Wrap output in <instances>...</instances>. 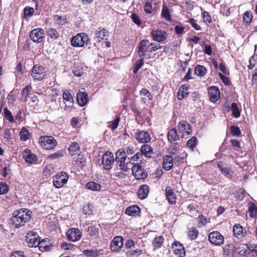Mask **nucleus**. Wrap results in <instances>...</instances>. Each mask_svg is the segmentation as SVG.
<instances>
[{"label":"nucleus","mask_w":257,"mask_h":257,"mask_svg":"<svg viewBox=\"0 0 257 257\" xmlns=\"http://www.w3.org/2000/svg\"><path fill=\"white\" fill-rule=\"evenodd\" d=\"M107 37L108 32L104 29H99L95 34V38L98 42L107 40Z\"/></svg>","instance_id":"obj_27"},{"label":"nucleus","mask_w":257,"mask_h":257,"mask_svg":"<svg viewBox=\"0 0 257 257\" xmlns=\"http://www.w3.org/2000/svg\"><path fill=\"white\" fill-rule=\"evenodd\" d=\"M149 40L144 39L142 40L138 46V55L140 57H142L146 55L148 50Z\"/></svg>","instance_id":"obj_18"},{"label":"nucleus","mask_w":257,"mask_h":257,"mask_svg":"<svg viewBox=\"0 0 257 257\" xmlns=\"http://www.w3.org/2000/svg\"><path fill=\"white\" fill-rule=\"evenodd\" d=\"M185 28L183 27L181 25L179 24L177 25L175 27V31L177 34H182L184 33Z\"/></svg>","instance_id":"obj_63"},{"label":"nucleus","mask_w":257,"mask_h":257,"mask_svg":"<svg viewBox=\"0 0 257 257\" xmlns=\"http://www.w3.org/2000/svg\"><path fill=\"white\" fill-rule=\"evenodd\" d=\"M68 239L73 242L79 240L81 237V233L78 229L71 228L67 232Z\"/></svg>","instance_id":"obj_13"},{"label":"nucleus","mask_w":257,"mask_h":257,"mask_svg":"<svg viewBox=\"0 0 257 257\" xmlns=\"http://www.w3.org/2000/svg\"><path fill=\"white\" fill-rule=\"evenodd\" d=\"M151 36L153 40L160 43L163 42L167 38V35L166 32L159 29L152 31Z\"/></svg>","instance_id":"obj_11"},{"label":"nucleus","mask_w":257,"mask_h":257,"mask_svg":"<svg viewBox=\"0 0 257 257\" xmlns=\"http://www.w3.org/2000/svg\"><path fill=\"white\" fill-rule=\"evenodd\" d=\"M188 94V86L186 84L182 85L177 92L178 98L180 100L183 99L184 97H186Z\"/></svg>","instance_id":"obj_28"},{"label":"nucleus","mask_w":257,"mask_h":257,"mask_svg":"<svg viewBox=\"0 0 257 257\" xmlns=\"http://www.w3.org/2000/svg\"><path fill=\"white\" fill-rule=\"evenodd\" d=\"M63 156V153L62 151H58L55 153H53L48 156L49 159H58Z\"/></svg>","instance_id":"obj_62"},{"label":"nucleus","mask_w":257,"mask_h":257,"mask_svg":"<svg viewBox=\"0 0 257 257\" xmlns=\"http://www.w3.org/2000/svg\"><path fill=\"white\" fill-rule=\"evenodd\" d=\"M198 235V231L195 227H193L188 229V236L191 240L196 239Z\"/></svg>","instance_id":"obj_42"},{"label":"nucleus","mask_w":257,"mask_h":257,"mask_svg":"<svg viewBox=\"0 0 257 257\" xmlns=\"http://www.w3.org/2000/svg\"><path fill=\"white\" fill-rule=\"evenodd\" d=\"M144 9L145 12L148 14H151L153 11L152 5L148 2L145 3Z\"/></svg>","instance_id":"obj_60"},{"label":"nucleus","mask_w":257,"mask_h":257,"mask_svg":"<svg viewBox=\"0 0 257 257\" xmlns=\"http://www.w3.org/2000/svg\"><path fill=\"white\" fill-rule=\"evenodd\" d=\"M141 212V209L137 205H133L126 208L125 213L130 216L138 215Z\"/></svg>","instance_id":"obj_25"},{"label":"nucleus","mask_w":257,"mask_h":257,"mask_svg":"<svg viewBox=\"0 0 257 257\" xmlns=\"http://www.w3.org/2000/svg\"><path fill=\"white\" fill-rule=\"evenodd\" d=\"M20 139L23 141H26L30 138V134L25 127H23L20 132Z\"/></svg>","instance_id":"obj_38"},{"label":"nucleus","mask_w":257,"mask_h":257,"mask_svg":"<svg viewBox=\"0 0 257 257\" xmlns=\"http://www.w3.org/2000/svg\"><path fill=\"white\" fill-rule=\"evenodd\" d=\"M46 32L48 36L51 39L56 40L59 37V34L57 31L53 28H48Z\"/></svg>","instance_id":"obj_44"},{"label":"nucleus","mask_w":257,"mask_h":257,"mask_svg":"<svg viewBox=\"0 0 257 257\" xmlns=\"http://www.w3.org/2000/svg\"><path fill=\"white\" fill-rule=\"evenodd\" d=\"M55 23L59 25H63L66 22V19L65 17L55 15L54 16Z\"/></svg>","instance_id":"obj_48"},{"label":"nucleus","mask_w":257,"mask_h":257,"mask_svg":"<svg viewBox=\"0 0 257 257\" xmlns=\"http://www.w3.org/2000/svg\"><path fill=\"white\" fill-rule=\"evenodd\" d=\"M173 159L171 156L167 155L163 158V166L166 171L170 170L173 166Z\"/></svg>","instance_id":"obj_24"},{"label":"nucleus","mask_w":257,"mask_h":257,"mask_svg":"<svg viewBox=\"0 0 257 257\" xmlns=\"http://www.w3.org/2000/svg\"><path fill=\"white\" fill-rule=\"evenodd\" d=\"M191 25L196 30H200L201 27L200 26L197 24L196 21L193 18H191L188 21Z\"/></svg>","instance_id":"obj_58"},{"label":"nucleus","mask_w":257,"mask_h":257,"mask_svg":"<svg viewBox=\"0 0 257 257\" xmlns=\"http://www.w3.org/2000/svg\"><path fill=\"white\" fill-rule=\"evenodd\" d=\"M164 242V238L162 236L156 237L152 241L154 249H158L161 247Z\"/></svg>","instance_id":"obj_35"},{"label":"nucleus","mask_w":257,"mask_h":257,"mask_svg":"<svg viewBox=\"0 0 257 257\" xmlns=\"http://www.w3.org/2000/svg\"><path fill=\"white\" fill-rule=\"evenodd\" d=\"M44 68L39 65H35L31 73V76L35 80H41L45 76Z\"/></svg>","instance_id":"obj_8"},{"label":"nucleus","mask_w":257,"mask_h":257,"mask_svg":"<svg viewBox=\"0 0 257 257\" xmlns=\"http://www.w3.org/2000/svg\"><path fill=\"white\" fill-rule=\"evenodd\" d=\"M86 188L88 189L96 191L100 189L101 185L93 181H90L86 184Z\"/></svg>","instance_id":"obj_40"},{"label":"nucleus","mask_w":257,"mask_h":257,"mask_svg":"<svg viewBox=\"0 0 257 257\" xmlns=\"http://www.w3.org/2000/svg\"><path fill=\"white\" fill-rule=\"evenodd\" d=\"M233 231L234 233V235L238 237L242 233V227L239 224H236L233 227Z\"/></svg>","instance_id":"obj_52"},{"label":"nucleus","mask_w":257,"mask_h":257,"mask_svg":"<svg viewBox=\"0 0 257 257\" xmlns=\"http://www.w3.org/2000/svg\"><path fill=\"white\" fill-rule=\"evenodd\" d=\"M68 175L64 172H61L54 177L53 184L56 188H59L65 184L68 180Z\"/></svg>","instance_id":"obj_4"},{"label":"nucleus","mask_w":257,"mask_h":257,"mask_svg":"<svg viewBox=\"0 0 257 257\" xmlns=\"http://www.w3.org/2000/svg\"><path fill=\"white\" fill-rule=\"evenodd\" d=\"M119 121V117H116L114 120L108 122V127H109L112 131L115 130L117 127Z\"/></svg>","instance_id":"obj_50"},{"label":"nucleus","mask_w":257,"mask_h":257,"mask_svg":"<svg viewBox=\"0 0 257 257\" xmlns=\"http://www.w3.org/2000/svg\"><path fill=\"white\" fill-rule=\"evenodd\" d=\"M118 163H119V166L120 170H121L124 172H127L129 168L128 166V164L127 163H125V161H121L118 162Z\"/></svg>","instance_id":"obj_61"},{"label":"nucleus","mask_w":257,"mask_h":257,"mask_svg":"<svg viewBox=\"0 0 257 257\" xmlns=\"http://www.w3.org/2000/svg\"><path fill=\"white\" fill-rule=\"evenodd\" d=\"M133 175L137 179H144L148 176L146 173L140 165L135 164L132 168Z\"/></svg>","instance_id":"obj_10"},{"label":"nucleus","mask_w":257,"mask_h":257,"mask_svg":"<svg viewBox=\"0 0 257 257\" xmlns=\"http://www.w3.org/2000/svg\"><path fill=\"white\" fill-rule=\"evenodd\" d=\"M143 157V154L142 153H137L131 159L130 163H134L135 162H139L141 161V159Z\"/></svg>","instance_id":"obj_53"},{"label":"nucleus","mask_w":257,"mask_h":257,"mask_svg":"<svg viewBox=\"0 0 257 257\" xmlns=\"http://www.w3.org/2000/svg\"><path fill=\"white\" fill-rule=\"evenodd\" d=\"M31 212L26 208H22L15 211L12 222L16 228L24 225L31 218Z\"/></svg>","instance_id":"obj_1"},{"label":"nucleus","mask_w":257,"mask_h":257,"mask_svg":"<svg viewBox=\"0 0 257 257\" xmlns=\"http://www.w3.org/2000/svg\"><path fill=\"white\" fill-rule=\"evenodd\" d=\"M141 151L142 154L147 157H150L153 154L152 148L148 145H144L142 146Z\"/></svg>","instance_id":"obj_33"},{"label":"nucleus","mask_w":257,"mask_h":257,"mask_svg":"<svg viewBox=\"0 0 257 257\" xmlns=\"http://www.w3.org/2000/svg\"><path fill=\"white\" fill-rule=\"evenodd\" d=\"M83 253L88 256L95 257L98 254L97 250L94 249H85L84 250Z\"/></svg>","instance_id":"obj_56"},{"label":"nucleus","mask_w":257,"mask_h":257,"mask_svg":"<svg viewBox=\"0 0 257 257\" xmlns=\"http://www.w3.org/2000/svg\"><path fill=\"white\" fill-rule=\"evenodd\" d=\"M80 151V146L77 143L74 142L68 148L69 154L71 156L76 155Z\"/></svg>","instance_id":"obj_31"},{"label":"nucleus","mask_w":257,"mask_h":257,"mask_svg":"<svg viewBox=\"0 0 257 257\" xmlns=\"http://www.w3.org/2000/svg\"><path fill=\"white\" fill-rule=\"evenodd\" d=\"M136 139L141 143H147L151 140L150 134L144 131H141L136 133Z\"/></svg>","instance_id":"obj_16"},{"label":"nucleus","mask_w":257,"mask_h":257,"mask_svg":"<svg viewBox=\"0 0 257 257\" xmlns=\"http://www.w3.org/2000/svg\"><path fill=\"white\" fill-rule=\"evenodd\" d=\"M87 232L89 233L90 235L94 236L98 234L99 229L98 227L95 226H91L88 227Z\"/></svg>","instance_id":"obj_51"},{"label":"nucleus","mask_w":257,"mask_h":257,"mask_svg":"<svg viewBox=\"0 0 257 257\" xmlns=\"http://www.w3.org/2000/svg\"><path fill=\"white\" fill-rule=\"evenodd\" d=\"M243 23L244 25L248 26L252 19V15L250 12L246 11L243 15Z\"/></svg>","instance_id":"obj_41"},{"label":"nucleus","mask_w":257,"mask_h":257,"mask_svg":"<svg viewBox=\"0 0 257 257\" xmlns=\"http://www.w3.org/2000/svg\"><path fill=\"white\" fill-rule=\"evenodd\" d=\"M140 94L142 96L143 99L144 100V102H146V100L150 101L152 99L151 94L146 88H143L141 90Z\"/></svg>","instance_id":"obj_45"},{"label":"nucleus","mask_w":257,"mask_h":257,"mask_svg":"<svg viewBox=\"0 0 257 257\" xmlns=\"http://www.w3.org/2000/svg\"><path fill=\"white\" fill-rule=\"evenodd\" d=\"M178 129L179 132L183 136L188 135L191 133L192 130L190 124L187 121H182L178 124Z\"/></svg>","instance_id":"obj_14"},{"label":"nucleus","mask_w":257,"mask_h":257,"mask_svg":"<svg viewBox=\"0 0 257 257\" xmlns=\"http://www.w3.org/2000/svg\"><path fill=\"white\" fill-rule=\"evenodd\" d=\"M115 161L117 163L120 161H125L126 155L123 150L119 149L115 153Z\"/></svg>","instance_id":"obj_36"},{"label":"nucleus","mask_w":257,"mask_h":257,"mask_svg":"<svg viewBox=\"0 0 257 257\" xmlns=\"http://www.w3.org/2000/svg\"><path fill=\"white\" fill-rule=\"evenodd\" d=\"M114 161V158L113 154L108 151L105 152L103 155L101 162L103 168L106 170H110Z\"/></svg>","instance_id":"obj_5"},{"label":"nucleus","mask_w":257,"mask_h":257,"mask_svg":"<svg viewBox=\"0 0 257 257\" xmlns=\"http://www.w3.org/2000/svg\"><path fill=\"white\" fill-rule=\"evenodd\" d=\"M230 130L232 135L234 136H239L241 134L239 128L237 126L232 125L230 127Z\"/></svg>","instance_id":"obj_55"},{"label":"nucleus","mask_w":257,"mask_h":257,"mask_svg":"<svg viewBox=\"0 0 257 257\" xmlns=\"http://www.w3.org/2000/svg\"><path fill=\"white\" fill-rule=\"evenodd\" d=\"M168 139L170 142H176L179 139V137L177 134L176 128H173L169 131L168 134Z\"/></svg>","instance_id":"obj_29"},{"label":"nucleus","mask_w":257,"mask_h":257,"mask_svg":"<svg viewBox=\"0 0 257 257\" xmlns=\"http://www.w3.org/2000/svg\"><path fill=\"white\" fill-rule=\"evenodd\" d=\"M37 246L42 252L50 250L52 247V246L50 245L49 241H47V238L42 240L41 241L39 240Z\"/></svg>","instance_id":"obj_26"},{"label":"nucleus","mask_w":257,"mask_h":257,"mask_svg":"<svg viewBox=\"0 0 257 257\" xmlns=\"http://www.w3.org/2000/svg\"><path fill=\"white\" fill-rule=\"evenodd\" d=\"M172 248L174 253L179 257L183 256L185 255L184 247L179 243H174L172 244Z\"/></svg>","instance_id":"obj_23"},{"label":"nucleus","mask_w":257,"mask_h":257,"mask_svg":"<svg viewBox=\"0 0 257 257\" xmlns=\"http://www.w3.org/2000/svg\"><path fill=\"white\" fill-rule=\"evenodd\" d=\"M4 114L5 117L9 120L10 122H14L15 121L13 116L12 115V112L8 108L5 107L4 109Z\"/></svg>","instance_id":"obj_47"},{"label":"nucleus","mask_w":257,"mask_h":257,"mask_svg":"<svg viewBox=\"0 0 257 257\" xmlns=\"http://www.w3.org/2000/svg\"><path fill=\"white\" fill-rule=\"evenodd\" d=\"M143 253V250L139 248H137L135 250H131L127 252V253H130L131 255H139Z\"/></svg>","instance_id":"obj_59"},{"label":"nucleus","mask_w":257,"mask_h":257,"mask_svg":"<svg viewBox=\"0 0 257 257\" xmlns=\"http://www.w3.org/2000/svg\"><path fill=\"white\" fill-rule=\"evenodd\" d=\"M197 139L195 137H193L189 139L187 143V146L193 151L197 145Z\"/></svg>","instance_id":"obj_46"},{"label":"nucleus","mask_w":257,"mask_h":257,"mask_svg":"<svg viewBox=\"0 0 257 257\" xmlns=\"http://www.w3.org/2000/svg\"><path fill=\"white\" fill-rule=\"evenodd\" d=\"M217 166L221 172L224 175L229 176H232L233 175V172L225 163H224L222 162H218Z\"/></svg>","instance_id":"obj_22"},{"label":"nucleus","mask_w":257,"mask_h":257,"mask_svg":"<svg viewBox=\"0 0 257 257\" xmlns=\"http://www.w3.org/2000/svg\"><path fill=\"white\" fill-rule=\"evenodd\" d=\"M89 42L88 36L85 33H79L72 37L71 44L74 47H83Z\"/></svg>","instance_id":"obj_3"},{"label":"nucleus","mask_w":257,"mask_h":257,"mask_svg":"<svg viewBox=\"0 0 257 257\" xmlns=\"http://www.w3.org/2000/svg\"><path fill=\"white\" fill-rule=\"evenodd\" d=\"M207 73V69L202 65H197L194 69V73L199 77L204 76Z\"/></svg>","instance_id":"obj_32"},{"label":"nucleus","mask_w":257,"mask_h":257,"mask_svg":"<svg viewBox=\"0 0 257 257\" xmlns=\"http://www.w3.org/2000/svg\"><path fill=\"white\" fill-rule=\"evenodd\" d=\"M209 98L212 102H216L220 97V91L218 87L211 86L208 89Z\"/></svg>","instance_id":"obj_15"},{"label":"nucleus","mask_w":257,"mask_h":257,"mask_svg":"<svg viewBox=\"0 0 257 257\" xmlns=\"http://www.w3.org/2000/svg\"><path fill=\"white\" fill-rule=\"evenodd\" d=\"M23 156V158L28 163L32 164L37 161V157L34 154H32L29 149L25 150Z\"/></svg>","instance_id":"obj_19"},{"label":"nucleus","mask_w":257,"mask_h":257,"mask_svg":"<svg viewBox=\"0 0 257 257\" xmlns=\"http://www.w3.org/2000/svg\"><path fill=\"white\" fill-rule=\"evenodd\" d=\"M9 190L8 185L5 182L0 183V195L7 193Z\"/></svg>","instance_id":"obj_54"},{"label":"nucleus","mask_w":257,"mask_h":257,"mask_svg":"<svg viewBox=\"0 0 257 257\" xmlns=\"http://www.w3.org/2000/svg\"><path fill=\"white\" fill-rule=\"evenodd\" d=\"M248 211L251 217H255L257 215V205L252 202L248 204Z\"/></svg>","instance_id":"obj_30"},{"label":"nucleus","mask_w":257,"mask_h":257,"mask_svg":"<svg viewBox=\"0 0 257 257\" xmlns=\"http://www.w3.org/2000/svg\"><path fill=\"white\" fill-rule=\"evenodd\" d=\"M203 21L206 23H210L211 21V18L209 13L207 12H204L203 15Z\"/></svg>","instance_id":"obj_64"},{"label":"nucleus","mask_w":257,"mask_h":257,"mask_svg":"<svg viewBox=\"0 0 257 257\" xmlns=\"http://www.w3.org/2000/svg\"><path fill=\"white\" fill-rule=\"evenodd\" d=\"M41 146L46 150L54 149L57 145L56 140L51 136H41L39 139Z\"/></svg>","instance_id":"obj_2"},{"label":"nucleus","mask_w":257,"mask_h":257,"mask_svg":"<svg viewBox=\"0 0 257 257\" xmlns=\"http://www.w3.org/2000/svg\"><path fill=\"white\" fill-rule=\"evenodd\" d=\"M208 239L214 245H221L224 243V238L218 231H213L209 234Z\"/></svg>","instance_id":"obj_7"},{"label":"nucleus","mask_w":257,"mask_h":257,"mask_svg":"<svg viewBox=\"0 0 257 257\" xmlns=\"http://www.w3.org/2000/svg\"><path fill=\"white\" fill-rule=\"evenodd\" d=\"M123 243V238L120 236H116L112 240L110 248L113 252L118 251L122 248Z\"/></svg>","instance_id":"obj_12"},{"label":"nucleus","mask_w":257,"mask_h":257,"mask_svg":"<svg viewBox=\"0 0 257 257\" xmlns=\"http://www.w3.org/2000/svg\"><path fill=\"white\" fill-rule=\"evenodd\" d=\"M44 31L41 28L33 30L30 33L31 39L34 42L40 43L44 41Z\"/></svg>","instance_id":"obj_6"},{"label":"nucleus","mask_w":257,"mask_h":257,"mask_svg":"<svg viewBox=\"0 0 257 257\" xmlns=\"http://www.w3.org/2000/svg\"><path fill=\"white\" fill-rule=\"evenodd\" d=\"M63 99L65 101L66 105L69 106L73 104V99L70 92L65 91L63 94Z\"/></svg>","instance_id":"obj_37"},{"label":"nucleus","mask_w":257,"mask_h":257,"mask_svg":"<svg viewBox=\"0 0 257 257\" xmlns=\"http://www.w3.org/2000/svg\"><path fill=\"white\" fill-rule=\"evenodd\" d=\"M39 240L40 238L38 234L34 231H29L26 236V240L28 245L31 247L37 246Z\"/></svg>","instance_id":"obj_9"},{"label":"nucleus","mask_w":257,"mask_h":257,"mask_svg":"<svg viewBox=\"0 0 257 257\" xmlns=\"http://www.w3.org/2000/svg\"><path fill=\"white\" fill-rule=\"evenodd\" d=\"M149 187L146 184L141 185L138 191V195L140 199L143 200L146 198L149 193Z\"/></svg>","instance_id":"obj_20"},{"label":"nucleus","mask_w":257,"mask_h":257,"mask_svg":"<svg viewBox=\"0 0 257 257\" xmlns=\"http://www.w3.org/2000/svg\"><path fill=\"white\" fill-rule=\"evenodd\" d=\"M31 89V86L29 85H27L23 89L22 91V99L24 101H27V97L29 95L30 93V89Z\"/></svg>","instance_id":"obj_49"},{"label":"nucleus","mask_w":257,"mask_h":257,"mask_svg":"<svg viewBox=\"0 0 257 257\" xmlns=\"http://www.w3.org/2000/svg\"><path fill=\"white\" fill-rule=\"evenodd\" d=\"M232 116L235 118H238L240 115V110L236 103H232L230 106Z\"/></svg>","instance_id":"obj_34"},{"label":"nucleus","mask_w":257,"mask_h":257,"mask_svg":"<svg viewBox=\"0 0 257 257\" xmlns=\"http://www.w3.org/2000/svg\"><path fill=\"white\" fill-rule=\"evenodd\" d=\"M198 219L197 226L199 228L204 226L207 223L210 222V219H207L203 215H200L198 216Z\"/></svg>","instance_id":"obj_43"},{"label":"nucleus","mask_w":257,"mask_h":257,"mask_svg":"<svg viewBox=\"0 0 257 257\" xmlns=\"http://www.w3.org/2000/svg\"><path fill=\"white\" fill-rule=\"evenodd\" d=\"M161 16L163 18L165 19L167 21L169 22H170L171 21L170 13L168 7L165 5L163 6L161 12Z\"/></svg>","instance_id":"obj_39"},{"label":"nucleus","mask_w":257,"mask_h":257,"mask_svg":"<svg viewBox=\"0 0 257 257\" xmlns=\"http://www.w3.org/2000/svg\"><path fill=\"white\" fill-rule=\"evenodd\" d=\"M77 100L79 105L83 106L88 101V96L87 93L83 90H79L77 94Z\"/></svg>","instance_id":"obj_17"},{"label":"nucleus","mask_w":257,"mask_h":257,"mask_svg":"<svg viewBox=\"0 0 257 257\" xmlns=\"http://www.w3.org/2000/svg\"><path fill=\"white\" fill-rule=\"evenodd\" d=\"M34 13V10L33 8L30 7H27L24 9V16L30 17L32 16Z\"/></svg>","instance_id":"obj_57"},{"label":"nucleus","mask_w":257,"mask_h":257,"mask_svg":"<svg viewBox=\"0 0 257 257\" xmlns=\"http://www.w3.org/2000/svg\"><path fill=\"white\" fill-rule=\"evenodd\" d=\"M166 195L169 202L171 204H175L176 203V197L174 191L170 187L166 188Z\"/></svg>","instance_id":"obj_21"}]
</instances>
